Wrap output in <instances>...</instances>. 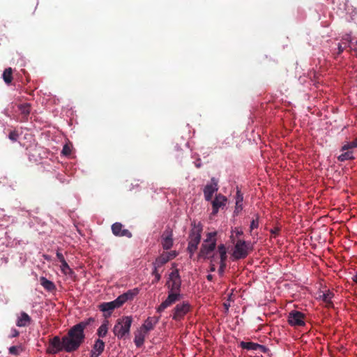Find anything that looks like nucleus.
I'll return each mask as SVG.
<instances>
[{"label": "nucleus", "instance_id": "f257e3e1", "mask_svg": "<svg viewBox=\"0 0 357 357\" xmlns=\"http://www.w3.org/2000/svg\"><path fill=\"white\" fill-rule=\"evenodd\" d=\"M85 339L84 333L76 325L73 326L63 336L65 351L70 353L79 349Z\"/></svg>", "mask_w": 357, "mask_h": 357}, {"label": "nucleus", "instance_id": "f03ea898", "mask_svg": "<svg viewBox=\"0 0 357 357\" xmlns=\"http://www.w3.org/2000/svg\"><path fill=\"white\" fill-rule=\"evenodd\" d=\"M132 322V319L130 316L118 319L113 328L114 334L120 340H126L130 335Z\"/></svg>", "mask_w": 357, "mask_h": 357}, {"label": "nucleus", "instance_id": "7ed1b4c3", "mask_svg": "<svg viewBox=\"0 0 357 357\" xmlns=\"http://www.w3.org/2000/svg\"><path fill=\"white\" fill-rule=\"evenodd\" d=\"M216 247H202L199 256L204 258H211L210 271H215V264L218 263V250L215 251Z\"/></svg>", "mask_w": 357, "mask_h": 357}, {"label": "nucleus", "instance_id": "20e7f679", "mask_svg": "<svg viewBox=\"0 0 357 357\" xmlns=\"http://www.w3.org/2000/svg\"><path fill=\"white\" fill-rule=\"evenodd\" d=\"M191 226L188 245H198L200 243L203 226L200 222H197L195 220L192 222Z\"/></svg>", "mask_w": 357, "mask_h": 357}, {"label": "nucleus", "instance_id": "39448f33", "mask_svg": "<svg viewBox=\"0 0 357 357\" xmlns=\"http://www.w3.org/2000/svg\"><path fill=\"white\" fill-rule=\"evenodd\" d=\"M166 285L169 289V292L180 293L181 280L177 269L173 271L169 277V280L167 282Z\"/></svg>", "mask_w": 357, "mask_h": 357}, {"label": "nucleus", "instance_id": "423d86ee", "mask_svg": "<svg viewBox=\"0 0 357 357\" xmlns=\"http://www.w3.org/2000/svg\"><path fill=\"white\" fill-rule=\"evenodd\" d=\"M191 310V305L188 302L184 301L177 304L172 310V319L175 321H181Z\"/></svg>", "mask_w": 357, "mask_h": 357}, {"label": "nucleus", "instance_id": "0eeeda50", "mask_svg": "<svg viewBox=\"0 0 357 357\" xmlns=\"http://www.w3.org/2000/svg\"><path fill=\"white\" fill-rule=\"evenodd\" d=\"M165 248V249L159 257H158L155 261L153 263V264L156 265V266L162 267L165 264L175 258L178 255L176 251L169 250V248L172 247Z\"/></svg>", "mask_w": 357, "mask_h": 357}, {"label": "nucleus", "instance_id": "6e6552de", "mask_svg": "<svg viewBox=\"0 0 357 357\" xmlns=\"http://www.w3.org/2000/svg\"><path fill=\"white\" fill-rule=\"evenodd\" d=\"M62 350L65 351L63 337L61 340L59 336H54L49 341L47 352L50 354H56Z\"/></svg>", "mask_w": 357, "mask_h": 357}, {"label": "nucleus", "instance_id": "1a4fd4ad", "mask_svg": "<svg viewBox=\"0 0 357 357\" xmlns=\"http://www.w3.org/2000/svg\"><path fill=\"white\" fill-rule=\"evenodd\" d=\"M288 322L291 326H303L305 324V314L299 311L292 310L289 313Z\"/></svg>", "mask_w": 357, "mask_h": 357}, {"label": "nucleus", "instance_id": "9d476101", "mask_svg": "<svg viewBox=\"0 0 357 357\" xmlns=\"http://www.w3.org/2000/svg\"><path fill=\"white\" fill-rule=\"evenodd\" d=\"M181 294L169 292L167 298L157 307V312L160 313L181 299Z\"/></svg>", "mask_w": 357, "mask_h": 357}, {"label": "nucleus", "instance_id": "9b49d317", "mask_svg": "<svg viewBox=\"0 0 357 357\" xmlns=\"http://www.w3.org/2000/svg\"><path fill=\"white\" fill-rule=\"evenodd\" d=\"M227 202V199L225 196L222 194H218L215 195V199L211 202L212 204V212L211 215H216L218 213L219 209H223L226 206Z\"/></svg>", "mask_w": 357, "mask_h": 357}, {"label": "nucleus", "instance_id": "f8f14e48", "mask_svg": "<svg viewBox=\"0 0 357 357\" xmlns=\"http://www.w3.org/2000/svg\"><path fill=\"white\" fill-rule=\"evenodd\" d=\"M112 231L114 236L119 237L131 238V232L124 228V226L121 222H115L112 225Z\"/></svg>", "mask_w": 357, "mask_h": 357}, {"label": "nucleus", "instance_id": "ddd939ff", "mask_svg": "<svg viewBox=\"0 0 357 357\" xmlns=\"http://www.w3.org/2000/svg\"><path fill=\"white\" fill-rule=\"evenodd\" d=\"M138 294L137 289L129 290L127 292L120 295L115 299L116 303L119 305V307L123 305L126 301L132 300L133 298Z\"/></svg>", "mask_w": 357, "mask_h": 357}, {"label": "nucleus", "instance_id": "4468645a", "mask_svg": "<svg viewBox=\"0 0 357 357\" xmlns=\"http://www.w3.org/2000/svg\"><path fill=\"white\" fill-rule=\"evenodd\" d=\"M252 247H234L231 257L234 259H243L247 257Z\"/></svg>", "mask_w": 357, "mask_h": 357}, {"label": "nucleus", "instance_id": "2eb2a0df", "mask_svg": "<svg viewBox=\"0 0 357 357\" xmlns=\"http://www.w3.org/2000/svg\"><path fill=\"white\" fill-rule=\"evenodd\" d=\"M218 259H220V268L218 272L222 275L226 267L225 261L227 259V247H218Z\"/></svg>", "mask_w": 357, "mask_h": 357}, {"label": "nucleus", "instance_id": "dca6fc26", "mask_svg": "<svg viewBox=\"0 0 357 357\" xmlns=\"http://www.w3.org/2000/svg\"><path fill=\"white\" fill-rule=\"evenodd\" d=\"M118 307H119V306L117 303H116L115 300L111 302L102 303L99 305L100 311L107 313V314H105L106 317L110 316L112 311Z\"/></svg>", "mask_w": 357, "mask_h": 357}, {"label": "nucleus", "instance_id": "f3484780", "mask_svg": "<svg viewBox=\"0 0 357 357\" xmlns=\"http://www.w3.org/2000/svg\"><path fill=\"white\" fill-rule=\"evenodd\" d=\"M160 317H148L144 324L141 326L140 329L143 330L146 333L153 330L155 326L158 323Z\"/></svg>", "mask_w": 357, "mask_h": 357}, {"label": "nucleus", "instance_id": "a211bd4d", "mask_svg": "<svg viewBox=\"0 0 357 357\" xmlns=\"http://www.w3.org/2000/svg\"><path fill=\"white\" fill-rule=\"evenodd\" d=\"M218 190L217 183H213L206 185L204 188V195L206 201H211L213 195Z\"/></svg>", "mask_w": 357, "mask_h": 357}, {"label": "nucleus", "instance_id": "6ab92c4d", "mask_svg": "<svg viewBox=\"0 0 357 357\" xmlns=\"http://www.w3.org/2000/svg\"><path fill=\"white\" fill-rule=\"evenodd\" d=\"M243 231L241 230L236 229L232 231L231 238L233 241L234 245H246L245 241L242 238Z\"/></svg>", "mask_w": 357, "mask_h": 357}, {"label": "nucleus", "instance_id": "aec40b11", "mask_svg": "<svg viewBox=\"0 0 357 357\" xmlns=\"http://www.w3.org/2000/svg\"><path fill=\"white\" fill-rule=\"evenodd\" d=\"M105 349V342L100 340L98 339L95 341V344L93 347V349L91 351L92 352V357H98L99 355H100Z\"/></svg>", "mask_w": 357, "mask_h": 357}, {"label": "nucleus", "instance_id": "412c9836", "mask_svg": "<svg viewBox=\"0 0 357 357\" xmlns=\"http://www.w3.org/2000/svg\"><path fill=\"white\" fill-rule=\"evenodd\" d=\"M31 318L30 317V316L27 313L22 312L20 313V316L18 317L17 320L16 325L18 327H25L29 326L31 324Z\"/></svg>", "mask_w": 357, "mask_h": 357}, {"label": "nucleus", "instance_id": "4be33fe9", "mask_svg": "<svg viewBox=\"0 0 357 357\" xmlns=\"http://www.w3.org/2000/svg\"><path fill=\"white\" fill-rule=\"evenodd\" d=\"M146 333L139 329L135 333L134 342L137 347H141L144 342Z\"/></svg>", "mask_w": 357, "mask_h": 357}, {"label": "nucleus", "instance_id": "5701e85b", "mask_svg": "<svg viewBox=\"0 0 357 357\" xmlns=\"http://www.w3.org/2000/svg\"><path fill=\"white\" fill-rule=\"evenodd\" d=\"M240 346L241 348L247 349V350H252L256 351L259 349H264V346L259 344L257 343H255L252 342H241Z\"/></svg>", "mask_w": 357, "mask_h": 357}, {"label": "nucleus", "instance_id": "b1692460", "mask_svg": "<svg viewBox=\"0 0 357 357\" xmlns=\"http://www.w3.org/2000/svg\"><path fill=\"white\" fill-rule=\"evenodd\" d=\"M40 284L45 289L48 291H53L56 290V286L52 281L47 280L45 277H41L40 278Z\"/></svg>", "mask_w": 357, "mask_h": 357}, {"label": "nucleus", "instance_id": "393cba45", "mask_svg": "<svg viewBox=\"0 0 357 357\" xmlns=\"http://www.w3.org/2000/svg\"><path fill=\"white\" fill-rule=\"evenodd\" d=\"M334 294L333 292L330 291H327L326 293H324L321 297L322 298V301L326 304V306L327 307H333V304L331 301L332 298L333 297Z\"/></svg>", "mask_w": 357, "mask_h": 357}, {"label": "nucleus", "instance_id": "a878e982", "mask_svg": "<svg viewBox=\"0 0 357 357\" xmlns=\"http://www.w3.org/2000/svg\"><path fill=\"white\" fill-rule=\"evenodd\" d=\"M355 157L354 156L353 151L346 150L344 153L340 154L337 157V160L340 162H344L345 160H354Z\"/></svg>", "mask_w": 357, "mask_h": 357}, {"label": "nucleus", "instance_id": "bb28decb", "mask_svg": "<svg viewBox=\"0 0 357 357\" xmlns=\"http://www.w3.org/2000/svg\"><path fill=\"white\" fill-rule=\"evenodd\" d=\"M3 79L8 85L10 84L13 81V70L11 68H6L2 75Z\"/></svg>", "mask_w": 357, "mask_h": 357}, {"label": "nucleus", "instance_id": "cd10ccee", "mask_svg": "<svg viewBox=\"0 0 357 357\" xmlns=\"http://www.w3.org/2000/svg\"><path fill=\"white\" fill-rule=\"evenodd\" d=\"M108 324L109 321L106 320L98 328L97 331V335L99 336V337H104L106 336L108 331Z\"/></svg>", "mask_w": 357, "mask_h": 357}, {"label": "nucleus", "instance_id": "c85d7f7f", "mask_svg": "<svg viewBox=\"0 0 357 357\" xmlns=\"http://www.w3.org/2000/svg\"><path fill=\"white\" fill-rule=\"evenodd\" d=\"M19 110L21 114L24 116H27L31 112V105L29 103L21 104L18 106Z\"/></svg>", "mask_w": 357, "mask_h": 357}, {"label": "nucleus", "instance_id": "c756f323", "mask_svg": "<svg viewBox=\"0 0 357 357\" xmlns=\"http://www.w3.org/2000/svg\"><path fill=\"white\" fill-rule=\"evenodd\" d=\"M357 147V138L355 139L354 141L347 142L341 148V151H344L346 150L352 151L353 149H355Z\"/></svg>", "mask_w": 357, "mask_h": 357}, {"label": "nucleus", "instance_id": "7c9ffc66", "mask_svg": "<svg viewBox=\"0 0 357 357\" xmlns=\"http://www.w3.org/2000/svg\"><path fill=\"white\" fill-rule=\"evenodd\" d=\"M95 319L92 317H89L87 319H85L77 324H76L77 326L79 327V328L84 332V329L86 328L87 326L91 324V323L94 322Z\"/></svg>", "mask_w": 357, "mask_h": 357}, {"label": "nucleus", "instance_id": "2f4dec72", "mask_svg": "<svg viewBox=\"0 0 357 357\" xmlns=\"http://www.w3.org/2000/svg\"><path fill=\"white\" fill-rule=\"evenodd\" d=\"M9 354L14 356H18L23 351L22 345L12 346L8 349Z\"/></svg>", "mask_w": 357, "mask_h": 357}, {"label": "nucleus", "instance_id": "473e14b6", "mask_svg": "<svg viewBox=\"0 0 357 357\" xmlns=\"http://www.w3.org/2000/svg\"><path fill=\"white\" fill-rule=\"evenodd\" d=\"M153 270L152 271V275L155 277V279L152 281V283L154 284V283L158 282L160 280L161 275L158 271V269L160 267L156 266V265H155V264H153Z\"/></svg>", "mask_w": 357, "mask_h": 357}, {"label": "nucleus", "instance_id": "72a5a7b5", "mask_svg": "<svg viewBox=\"0 0 357 357\" xmlns=\"http://www.w3.org/2000/svg\"><path fill=\"white\" fill-rule=\"evenodd\" d=\"M61 270L65 275L73 273V270L70 268L66 261L61 262Z\"/></svg>", "mask_w": 357, "mask_h": 357}, {"label": "nucleus", "instance_id": "f704fd0d", "mask_svg": "<svg viewBox=\"0 0 357 357\" xmlns=\"http://www.w3.org/2000/svg\"><path fill=\"white\" fill-rule=\"evenodd\" d=\"M215 236H216L215 232H211L207 234V238H206V241L211 242V243L208 245H211V246L215 245Z\"/></svg>", "mask_w": 357, "mask_h": 357}, {"label": "nucleus", "instance_id": "c9c22d12", "mask_svg": "<svg viewBox=\"0 0 357 357\" xmlns=\"http://www.w3.org/2000/svg\"><path fill=\"white\" fill-rule=\"evenodd\" d=\"M281 227L278 225L274 226L273 228L270 229V232L271 234V237L275 238L280 233Z\"/></svg>", "mask_w": 357, "mask_h": 357}, {"label": "nucleus", "instance_id": "e433bc0d", "mask_svg": "<svg viewBox=\"0 0 357 357\" xmlns=\"http://www.w3.org/2000/svg\"><path fill=\"white\" fill-rule=\"evenodd\" d=\"M19 137V134L16 130H12L9 132L8 138L13 141L16 142Z\"/></svg>", "mask_w": 357, "mask_h": 357}, {"label": "nucleus", "instance_id": "4c0bfd02", "mask_svg": "<svg viewBox=\"0 0 357 357\" xmlns=\"http://www.w3.org/2000/svg\"><path fill=\"white\" fill-rule=\"evenodd\" d=\"M165 243L166 245H172V238L171 234H167L165 236V234L162 235Z\"/></svg>", "mask_w": 357, "mask_h": 357}, {"label": "nucleus", "instance_id": "58836bf2", "mask_svg": "<svg viewBox=\"0 0 357 357\" xmlns=\"http://www.w3.org/2000/svg\"><path fill=\"white\" fill-rule=\"evenodd\" d=\"M62 153L65 155H70L71 154V147L68 144H65L62 149Z\"/></svg>", "mask_w": 357, "mask_h": 357}, {"label": "nucleus", "instance_id": "ea45409f", "mask_svg": "<svg viewBox=\"0 0 357 357\" xmlns=\"http://www.w3.org/2000/svg\"><path fill=\"white\" fill-rule=\"evenodd\" d=\"M243 200V194L241 192L240 190H237L236 196V202L242 203Z\"/></svg>", "mask_w": 357, "mask_h": 357}, {"label": "nucleus", "instance_id": "a19ab883", "mask_svg": "<svg viewBox=\"0 0 357 357\" xmlns=\"http://www.w3.org/2000/svg\"><path fill=\"white\" fill-rule=\"evenodd\" d=\"M19 335H20L19 331L15 328H13L11 331V334L9 335V337L10 338L16 337Z\"/></svg>", "mask_w": 357, "mask_h": 357}, {"label": "nucleus", "instance_id": "79ce46f5", "mask_svg": "<svg viewBox=\"0 0 357 357\" xmlns=\"http://www.w3.org/2000/svg\"><path fill=\"white\" fill-rule=\"evenodd\" d=\"M258 220H253L250 224V229L251 230L255 229V228H257L258 227Z\"/></svg>", "mask_w": 357, "mask_h": 357}, {"label": "nucleus", "instance_id": "37998d69", "mask_svg": "<svg viewBox=\"0 0 357 357\" xmlns=\"http://www.w3.org/2000/svg\"><path fill=\"white\" fill-rule=\"evenodd\" d=\"M243 208V204L242 203H238L236 202V208H235V213H238L240 211H241Z\"/></svg>", "mask_w": 357, "mask_h": 357}, {"label": "nucleus", "instance_id": "c03bdc74", "mask_svg": "<svg viewBox=\"0 0 357 357\" xmlns=\"http://www.w3.org/2000/svg\"><path fill=\"white\" fill-rule=\"evenodd\" d=\"M56 257L61 263L63 262V261H66L63 255L59 251H57Z\"/></svg>", "mask_w": 357, "mask_h": 357}, {"label": "nucleus", "instance_id": "a18cd8bd", "mask_svg": "<svg viewBox=\"0 0 357 357\" xmlns=\"http://www.w3.org/2000/svg\"><path fill=\"white\" fill-rule=\"evenodd\" d=\"M346 45L344 46H342V44L338 45V54H341L346 48Z\"/></svg>", "mask_w": 357, "mask_h": 357}, {"label": "nucleus", "instance_id": "49530a36", "mask_svg": "<svg viewBox=\"0 0 357 357\" xmlns=\"http://www.w3.org/2000/svg\"><path fill=\"white\" fill-rule=\"evenodd\" d=\"M198 247H188V250L190 254L194 253Z\"/></svg>", "mask_w": 357, "mask_h": 357}, {"label": "nucleus", "instance_id": "de8ad7c7", "mask_svg": "<svg viewBox=\"0 0 357 357\" xmlns=\"http://www.w3.org/2000/svg\"><path fill=\"white\" fill-rule=\"evenodd\" d=\"M213 275L209 274V275H208L206 276V279H207L208 281H212V280H213Z\"/></svg>", "mask_w": 357, "mask_h": 357}, {"label": "nucleus", "instance_id": "09e8293b", "mask_svg": "<svg viewBox=\"0 0 357 357\" xmlns=\"http://www.w3.org/2000/svg\"><path fill=\"white\" fill-rule=\"evenodd\" d=\"M343 40H347L349 43H351V40L349 36H346L345 38H343Z\"/></svg>", "mask_w": 357, "mask_h": 357}, {"label": "nucleus", "instance_id": "8fccbe9b", "mask_svg": "<svg viewBox=\"0 0 357 357\" xmlns=\"http://www.w3.org/2000/svg\"><path fill=\"white\" fill-rule=\"evenodd\" d=\"M353 280L357 284V274L353 277Z\"/></svg>", "mask_w": 357, "mask_h": 357}, {"label": "nucleus", "instance_id": "3c124183", "mask_svg": "<svg viewBox=\"0 0 357 357\" xmlns=\"http://www.w3.org/2000/svg\"><path fill=\"white\" fill-rule=\"evenodd\" d=\"M328 251H330V252H331V251H332V249H331L330 247H328Z\"/></svg>", "mask_w": 357, "mask_h": 357}, {"label": "nucleus", "instance_id": "603ef678", "mask_svg": "<svg viewBox=\"0 0 357 357\" xmlns=\"http://www.w3.org/2000/svg\"><path fill=\"white\" fill-rule=\"evenodd\" d=\"M196 166H197V167H200L199 164L196 165Z\"/></svg>", "mask_w": 357, "mask_h": 357}, {"label": "nucleus", "instance_id": "864d4df0", "mask_svg": "<svg viewBox=\"0 0 357 357\" xmlns=\"http://www.w3.org/2000/svg\"><path fill=\"white\" fill-rule=\"evenodd\" d=\"M356 45H357V40L356 41Z\"/></svg>", "mask_w": 357, "mask_h": 357}]
</instances>
